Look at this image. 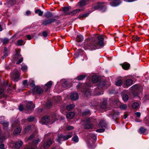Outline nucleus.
I'll return each mask as SVG.
<instances>
[{"instance_id": "nucleus-1", "label": "nucleus", "mask_w": 149, "mask_h": 149, "mask_svg": "<svg viewBox=\"0 0 149 149\" xmlns=\"http://www.w3.org/2000/svg\"><path fill=\"white\" fill-rule=\"evenodd\" d=\"M89 40L87 44L85 46V49H95L103 47L104 45V39L102 36H94Z\"/></svg>"}, {"instance_id": "nucleus-2", "label": "nucleus", "mask_w": 149, "mask_h": 149, "mask_svg": "<svg viewBox=\"0 0 149 149\" xmlns=\"http://www.w3.org/2000/svg\"><path fill=\"white\" fill-rule=\"evenodd\" d=\"M56 120V116L55 114L52 115L50 117L47 116H45L42 118L41 123L43 124L49 123L50 124L53 123Z\"/></svg>"}, {"instance_id": "nucleus-3", "label": "nucleus", "mask_w": 149, "mask_h": 149, "mask_svg": "<svg viewBox=\"0 0 149 149\" xmlns=\"http://www.w3.org/2000/svg\"><path fill=\"white\" fill-rule=\"evenodd\" d=\"M105 84V82L104 81H99L98 84V88L95 89L94 94L95 95H100L103 94V91L101 88L103 87Z\"/></svg>"}, {"instance_id": "nucleus-4", "label": "nucleus", "mask_w": 149, "mask_h": 149, "mask_svg": "<svg viewBox=\"0 0 149 149\" xmlns=\"http://www.w3.org/2000/svg\"><path fill=\"white\" fill-rule=\"evenodd\" d=\"M69 7H65L63 8V10L64 13V14L66 15H72L84 10L82 9H79L74 10L72 12H69Z\"/></svg>"}, {"instance_id": "nucleus-5", "label": "nucleus", "mask_w": 149, "mask_h": 149, "mask_svg": "<svg viewBox=\"0 0 149 149\" xmlns=\"http://www.w3.org/2000/svg\"><path fill=\"white\" fill-rule=\"evenodd\" d=\"M96 122V120L91 119H87L84 120V127L86 129H91L93 125L92 123H95Z\"/></svg>"}, {"instance_id": "nucleus-6", "label": "nucleus", "mask_w": 149, "mask_h": 149, "mask_svg": "<svg viewBox=\"0 0 149 149\" xmlns=\"http://www.w3.org/2000/svg\"><path fill=\"white\" fill-rule=\"evenodd\" d=\"M72 136L71 133H70L68 134L64 135L62 134H59L57 138V141L59 143H61V141H65L68 140L71 138Z\"/></svg>"}, {"instance_id": "nucleus-7", "label": "nucleus", "mask_w": 149, "mask_h": 149, "mask_svg": "<svg viewBox=\"0 0 149 149\" xmlns=\"http://www.w3.org/2000/svg\"><path fill=\"white\" fill-rule=\"evenodd\" d=\"M20 74L17 69L15 70L11 74V79L15 82L17 81L19 79Z\"/></svg>"}, {"instance_id": "nucleus-8", "label": "nucleus", "mask_w": 149, "mask_h": 149, "mask_svg": "<svg viewBox=\"0 0 149 149\" xmlns=\"http://www.w3.org/2000/svg\"><path fill=\"white\" fill-rule=\"evenodd\" d=\"M109 113V114H107L108 116L109 117L112 116L114 120H116L119 117V112L114 110H110Z\"/></svg>"}, {"instance_id": "nucleus-9", "label": "nucleus", "mask_w": 149, "mask_h": 149, "mask_svg": "<svg viewBox=\"0 0 149 149\" xmlns=\"http://www.w3.org/2000/svg\"><path fill=\"white\" fill-rule=\"evenodd\" d=\"M66 104H65L63 106H61V112L63 113H64L62 111V109H65L66 107L67 109L68 110H70L71 109L73 108L74 107H75V105L74 104H70V105H68L67 106H66Z\"/></svg>"}, {"instance_id": "nucleus-10", "label": "nucleus", "mask_w": 149, "mask_h": 149, "mask_svg": "<svg viewBox=\"0 0 149 149\" xmlns=\"http://www.w3.org/2000/svg\"><path fill=\"white\" fill-rule=\"evenodd\" d=\"M35 107L34 105L33 104L32 102H28L26 105V110L29 111L31 110Z\"/></svg>"}, {"instance_id": "nucleus-11", "label": "nucleus", "mask_w": 149, "mask_h": 149, "mask_svg": "<svg viewBox=\"0 0 149 149\" xmlns=\"http://www.w3.org/2000/svg\"><path fill=\"white\" fill-rule=\"evenodd\" d=\"M99 103L100 101L99 100L97 99H95L91 102V105L90 106L92 107H96L99 105Z\"/></svg>"}, {"instance_id": "nucleus-12", "label": "nucleus", "mask_w": 149, "mask_h": 149, "mask_svg": "<svg viewBox=\"0 0 149 149\" xmlns=\"http://www.w3.org/2000/svg\"><path fill=\"white\" fill-rule=\"evenodd\" d=\"M55 20V19H47L43 21L42 24L45 25H46L54 22Z\"/></svg>"}, {"instance_id": "nucleus-13", "label": "nucleus", "mask_w": 149, "mask_h": 149, "mask_svg": "<svg viewBox=\"0 0 149 149\" xmlns=\"http://www.w3.org/2000/svg\"><path fill=\"white\" fill-rule=\"evenodd\" d=\"M53 142V140L50 139L47 140V141L43 143V146L44 148H47L49 147L52 144Z\"/></svg>"}, {"instance_id": "nucleus-14", "label": "nucleus", "mask_w": 149, "mask_h": 149, "mask_svg": "<svg viewBox=\"0 0 149 149\" xmlns=\"http://www.w3.org/2000/svg\"><path fill=\"white\" fill-rule=\"evenodd\" d=\"M70 97L72 100H76L79 98V97L77 93H71Z\"/></svg>"}, {"instance_id": "nucleus-15", "label": "nucleus", "mask_w": 149, "mask_h": 149, "mask_svg": "<svg viewBox=\"0 0 149 149\" xmlns=\"http://www.w3.org/2000/svg\"><path fill=\"white\" fill-rule=\"evenodd\" d=\"M107 100L106 99H104L103 101L100 104V107L103 109H105L107 108Z\"/></svg>"}, {"instance_id": "nucleus-16", "label": "nucleus", "mask_w": 149, "mask_h": 149, "mask_svg": "<svg viewBox=\"0 0 149 149\" xmlns=\"http://www.w3.org/2000/svg\"><path fill=\"white\" fill-rule=\"evenodd\" d=\"M5 87V85L0 86V97H2L4 96V90Z\"/></svg>"}, {"instance_id": "nucleus-17", "label": "nucleus", "mask_w": 149, "mask_h": 149, "mask_svg": "<svg viewBox=\"0 0 149 149\" xmlns=\"http://www.w3.org/2000/svg\"><path fill=\"white\" fill-rule=\"evenodd\" d=\"M23 144V142L22 141H18L15 143L14 147L18 149L21 147Z\"/></svg>"}, {"instance_id": "nucleus-18", "label": "nucleus", "mask_w": 149, "mask_h": 149, "mask_svg": "<svg viewBox=\"0 0 149 149\" xmlns=\"http://www.w3.org/2000/svg\"><path fill=\"white\" fill-rule=\"evenodd\" d=\"M103 8L104 9H105V8L104 7L103 4L102 3H98L94 6V8L95 10H97L98 9H100L101 10H102Z\"/></svg>"}, {"instance_id": "nucleus-19", "label": "nucleus", "mask_w": 149, "mask_h": 149, "mask_svg": "<svg viewBox=\"0 0 149 149\" xmlns=\"http://www.w3.org/2000/svg\"><path fill=\"white\" fill-rule=\"evenodd\" d=\"M121 3L120 0H115L110 3V5L113 6H116L118 5Z\"/></svg>"}, {"instance_id": "nucleus-20", "label": "nucleus", "mask_w": 149, "mask_h": 149, "mask_svg": "<svg viewBox=\"0 0 149 149\" xmlns=\"http://www.w3.org/2000/svg\"><path fill=\"white\" fill-rule=\"evenodd\" d=\"M43 90L41 88L38 86L36 87L35 92L37 94H41L43 93Z\"/></svg>"}, {"instance_id": "nucleus-21", "label": "nucleus", "mask_w": 149, "mask_h": 149, "mask_svg": "<svg viewBox=\"0 0 149 149\" xmlns=\"http://www.w3.org/2000/svg\"><path fill=\"white\" fill-rule=\"evenodd\" d=\"M52 85V82L51 81H50L46 84L45 86V87H46L45 89V91H48L49 89L51 87Z\"/></svg>"}, {"instance_id": "nucleus-22", "label": "nucleus", "mask_w": 149, "mask_h": 149, "mask_svg": "<svg viewBox=\"0 0 149 149\" xmlns=\"http://www.w3.org/2000/svg\"><path fill=\"white\" fill-rule=\"evenodd\" d=\"M107 124L105 123L104 120H101L99 123V127H106L107 126Z\"/></svg>"}, {"instance_id": "nucleus-23", "label": "nucleus", "mask_w": 149, "mask_h": 149, "mask_svg": "<svg viewBox=\"0 0 149 149\" xmlns=\"http://www.w3.org/2000/svg\"><path fill=\"white\" fill-rule=\"evenodd\" d=\"M74 116V113L73 112H70L68 113L66 115L67 119H72Z\"/></svg>"}, {"instance_id": "nucleus-24", "label": "nucleus", "mask_w": 149, "mask_h": 149, "mask_svg": "<svg viewBox=\"0 0 149 149\" xmlns=\"http://www.w3.org/2000/svg\"><path fill=\"white\" fill-rule=\"evenodd\" d=\"M1 123L3 125V128L5 130L7 129L9 125L8 122L6 121H2L1 122Z\"/></svg>"}, {"instance_id": "nucleus-25", "label": "nucleus", "mask_w": 149, "mask_h": 149, "mask_svg": "<svg viewBox=\"0 0 149 149\" xmlns=\"http://www.w3.org/2000/svg\"><path fill=\"white\" fill-rule=\"evenodd\" d=\"M4 54L3 56L2 57V58L4 59L5 57L7 56L9 53V52L7 50L6 47H5L4 49Z\"/></svg>"}, {"instance_id": "nucleus-26", "label": "nucleus", "mask_w": 149, "mask_h": 149, "mask_svg": "<svg viewBox=\"0 0 149 149\" xmlns=\"http://www.w3.org/2000/svg\"><path fill=\"white\" fill-rule=\"evenodd\" d=\"M141 88V87L140 85L137 84L135 85L132 87V89L133 91L139 90Z\"/></svg>"}, {"instance_id": "nucleus-27", "label": "nucleus", "mask_w": 149, "mask_h": 149, "mask_svg": "<svg viewBox=\"0 0 149 149\" xmlns=\"http://www.w3.org/2000/svg\"><path fill=\"white\" fill-rule=\"evenodd\" d=\"M122 68L125 70H127L130 66V65L127 63H125L122 64Z\"/></svg>"}, {"instance_id": "nucleus-28", "label": "nucleus", "mask_w": 149, "mask_h": 149, "mask_svg": "<svg viewBox=\"0 0 149 149\" xmlns=\"http://www.w3.org/2000/svg\"><path fill=\"white\" fill-rule=\"evenodd\" d=\"M45 16L47 18H50L53 16V14L51 12H47L45 13Z\"/></svg>"}, {"instance_id": "nucleus-29", "label": "nucleus", "mask_w": 149, "mask_h": 149, "mask_svg": "<svg viewBox=\"0 0 149 149\" xmlns=\"http://www.w3.org/2000/svg\"><path fill=\"white\" fill-rule=\"evenodd\" d=\"M92 80L93 83L97 82L99 80L98 76L96 75H93L92 77Z\"/></svg>"}, {"instance_id": "nucleus-30", "label": "nucleus", "mask_w": 149, "mask_h": 149, "mask_svg": "<svg viewBox=\"0 0 149 149\" xmlns=\"http://www.w3.org/2000/svg\"><path fill=\"white\" fill-rule=\"evenodd\" d=\"M122 99L124 102H126L128 100V95L126 94H123L122 95Z\"/></svg>"}, {"instance_id": "nucleus-31", "label": "nucleus", "mask_w": 149, "mask_h": 149, "mask_svg": "<svg viewBox=\"0 0 149 149\" xmlns=\"http://www.w3.org/2000/svg\"><path fill=\"white\" fill-rule=\"evenodd\" d=\"M126 86L127 87L132 84V81L131 79H128L126 80Z\"/></svg>"}, {"instance_id": "nucleus-32", "label": "nucleus", "mask_w": 149, "mask_h": 149, "mask_svg": "<svg viewBox=\"0 0 149 149\" xmlns=\"http://www.w3.org/2000/svg\"><path fill=\"white\" fill-rule=\"evenodd\" d=\"M83 36L81 35L77 36L76 38V40L78 42L82 41L83 40Z\"/></svg>"}, {"instance_id": "nucleus-33", "label": "nucleus", "mask_w": 149, "mask_h": 149, "mask_svg": "<svg viewBox=\"0 0 149 149\" xmlns=\"http://www.w3.org/2000/svg\"><path fill=\"white\" fill-rule=\"evenodd\" d=\"M35 13L38 14V15L39 16H42L43 13V12L42 11L40 10V9H38L37 10H36L35 11Z\"/></svg>"}, {"instance_id": "nucleus-34", "label": "nucleus", "mask_w": 149, "mask_h": 149, "mask_svg": "<svg viewBox=\"0 0 149 149\" xmlns=\"http://www.w3.org/2000/svg\"><path fill=\"white\" fill-rule=\"evenodd\" d=\"M91 94V92L89 89H86L84 93V95L86 97H88Z\"/></svg>"}, {"instance_id": "nucleus-35", "label": "nucleus", "mask_w": 149, "mask_h": 149, "mask_svg": "<svg viewBox=\"0 0 149 149\" xmlns=\"http://www.w3.org/2000/svg\"><path fill=\"white\" fill-rule=\"evenodd\" d=\"M139 106V104L137 102L133 103L132 105V107L134 109H137Z\"/></svg>"}, {"instance_id": "nucleus-36", "label": "nucleus", "mask_w": 149, "mask_h": 149, "mask_svg": "<svg viewBox=\"0 0 149 149\" xmlns=\"http://www.w3.org/2000/svg\"><path fill=\"white\" fill-rule=\"evenodd\" d=\"M27 66L24 64H22V65L21 69L24 72H26L27 70Z\"/></svg>"}, {"instance_id": "nucleus-37", "label": "nucleus", "mask_w": 149, "mask_h": 149, "mask_svg": "<svg viewBox=\"0 0 149 149\" xmlns=\"http://www.w3.org/2000/svg\"><path fill=\"white\" fill-rule=\"evenodd\" d=\"M21 131V129L19 127H18L14 131L15 134H18L20 133Z\"/></svg>"}, {"instance_id": "nucleus-38", "label": "nucleus", "mask_w": 149, "mask_h": 149, "mask_svg": "<svg viewBox=\"0 0 149 149\" xmlns=\"http://www.w3.org/2000/svg\"><path fill=\"white\" fill-rule=\"evenodd\" d=\"M24 42L23 40H19L17 41V45H24Z\"/></svg>"}, {"instance_id": "nucleus-39", "label": "nucleus", "mask_w": 149, "mask_h": 149, "mask_svg": "<svg viewBox=\"0 0 149 149\" xmlns=\"http://www.w3.org/2000/svg\"><path fill=\"white\" fill-rule=\"evenodd\" d=\"M146 131V129L144 128L141 127L139 130V132L141 134H144V133Z\"/></svg>"}, {"instance_id": "nucleus-40", "label": "nucleus", "mask_w": 149, "mask_h": 149, "mask_svg": "<svg viewBox=\"0 0 149 149\" xmlns=\"http://www.w3.org/2000/svg\"><path fill=\"white\" fill-rule=\"evenodd\" d=\"M127 105L125 104H121L120 106V108L121 109L123 110H125L127 108Z\"/></svg>"}, {"instance_id": "nucleus-41", "label": "nucleus", "mask_w": 149, "mask_h": 149, "mask_svg": "<svg viewBox=\"0 0 149 149\" xmlns=\"http://www.w3.org/2000/svg\"><path fill=\"white\" fill-rule=\"evenodd\" d=\"M54 98L56 102H58L61 100V97L59 96H55Z\"/></svg>"}, {"instance_id": "nucleus-42", "label": "nucleus", "mask_w": 149, "mask_h": 149, "mask_svg": "<svg viewBox=\"0 0 149 149\" xmlns=\"http://www.w3.org/2000/svg\"><path fill=\"white\" fill-rule=\"evenodd\" d=\"M72 140L75 142H77L79 141L77 135H75L72 138Z\"/></svg>"}, {"instance_id": "nucleus-43", "label": "nucleus", "mask_w": 149, "mask_h": 149, "mask_svg": "<svg viewBox=\"0 0 149 149\" xmlns=\"http://www.w3.org/2000/svg\"><path fill=\"white\" fill-rule=\"evenodd\" d=\"M122 83V81L120 80H118L116 83V85L117 86H119L121 85Z\"/></svg>"}, {"instance_id": "nucleus-44", "label": "nucleus", "mask_w": 149, "mask_h": 149, "mask_svg": "<svg viewBox=\"0 0 149 149\" xmlns=\"http://www.w3.org/2000/svg\"><path fill=\"white\" fill-rule=\"evenodd\" d=\"M30 85L32 87H33L35 86V84L34 81L32 80H30L29 81Z\"/></svg>"}, {"instance_id": "nucleus-45", "label": "nucleus", "mask_w": 149, "mask_h": 149, "mask_svg": "<svg viewBox=\"0 0 149 149\" xmlns=\"http://www.w3.org/2000/svg\"><path fill=\"white\" fill-rule=\"evenodd\" d=\"M90 111L89 110H87L84 111L83 113V116H86L90 115Z\"/></svg>"}, {"instance_id": "nucleus-46", "label": "nucleus", "mask_w": 149, "mask_h": 149, "mask_svg": "<svg viewBox=\"0 0 149 149\" xmlns=\"http://www.w3.org/2000/svg\"><path fill=\"white\" fill-rule=\"evenodd\" d=\"M104 129L102 128L96 130V131L97 132L101 133L104 132Z\"/></svg>"}, {"instance_id": "nucleus-47", "label": "nucleus", "mask_w": 149, "mask_h": 149, "mask_svg": "<svg viewBox=\"0 0 149 149\" xmlns=\"http://www.w3.org/2000/svg\"><path fill=\"white\" fill-rule=\"evenodd\" d=\"M89 136L91 137L92 139L95 140L96 139V136L93 134H91L89 135Z\"/></svg>"}, {"instance_id": "nucleus-48", "label": "nucleus", "mask_w": 149, "mask_h": 149, "mask_svg": "<svg viewBox=\"0 0 149 149\" xmlns=\"http://www.w3.org/2000/svg\"><path fill=\"white\" fill-rule=\"evenodd\" d=\"M85 77L84 75H80L78 77L77 79L78 80H81L83 79Z\"/></svg>"}, {"instance_id": "nucleus-49", "label": "nucleus", "mask_w": 149, "mask_h": 149, "mask_svg": "<svg viewBox=\"0 0 149 149\" xmlns=\"http://www.w3.org/2000/svg\"><path fill=\"white\" fill-rule=\"evenodd\" d=\"M31 127L30 126H28L26 127L24 130V132H27L30 129Z\"/></svg>"}, {"instance_id": "nucleus-50", "label": "nucleus", "mask_w": 149, "mask_h": 149, "mask_svg": "<svg viewBox=\"0 0 149 149\" xmlns=\"http://www.w3.org/2000/svg\"><path fill=\"white\" fill-rule=\"evenodd\" d=\"M40 140L38 139L34 140L33 142V144L35 145L38 144L39 142H40Z\"/></svg>"}, {"instance_id": "nucleus-51", "label": "nucleus", "mask_w": 149, "mask_h": 149, "mask_svg": "<svg viewBox=\"0 0 149 149\" xmlns=\"http://www.w3.org/2000/svg\"><path fill=\"white\" fill-rule=\"evenodd\" d=\"M3 44L6 45L8 43L9 40L8 39L5 38L3 40Z\"/></svg>"}, {"instance_id": "nucleus-52", "label": "nucleus", "mask_w": 149, "mask_h": 149, "mask_svg": "<svg viewBox=\"0 0 149 149\" xmlns=\"http://www.w3.org/2000/svg\"><path fill=\"white\" fill-rule=\"evenodd\" d=\"M34 119V118L32 116H31L29 117L27 119V120L29 121H32Z\"/></svg>"}, {"instance_id": "nucleus-53", "label": "nucleus", "mask_w": 149, "mask_h": 149, "mask_svg": "<svg viewBox=\"0 0 149 149\" xmlns=\"http://www.w3.org/2000/svg\"><path fill=\"white\" fill-rule=\"evenodd\" d=\"M42 33V36L45 38H46V37H47V32L45 31L43 32Z\"/></svg>"}, {"instance_id": "nucleus-54", "label": "nucleus", "mask_w": 149, "mask_h": 149, "mask_svg": "<svg viewBox=\"0 0 149 149\" xmlns=\"http://www.w3.org/2000/svg\"><path fill=\"white\" fill-rule=\"evenodd\" d=\"M74 129V127L71 126H69L67 127V129L68 130H70Z\"/></svg>"}, {"instance_id": "nucleus-55", "label": "nucleus", "mask_w": 149, "mask_h": 149, "mask_svg": "<svg viewBox=\"0 0 149 149\" xmlns=\"http://www.w3.org/2000/svg\"><path fill=\"white\" fill-rule=\"evenodd\" d=\"M23 61V58H21L20 60H19L16 63V64H18L20 63H21Z\"/></svg>"}, {"instance_id": "nucleus-56", "label": "nucleus", "mask_w": 149, "mask_h": 149, "mask_svg": "<svg viewBox=\"0 0 149 149\" xmlns=\"http://www.w3.org/2000/svg\"><path fill=\"white\" fill-rule=\"evenodd\" d=\"M34 135L32 134L31 135L28 139V140H31L34 137Z\"/></svg>"}, {"instance_id": "nucleus-57", "label": "nucleus", "mask_w": 149, "mask_h": 149, "mask_svg": "<svg viewBox=\"0 0 149 149\" xmlns=\"http://www.w3.org/2000/svg\"><path fill=\"white\" fill-rule=\"evenodd\" d=\"M19 110L21 111H22L23 109V106L22 105H20L19 107Z\"/></svg>"}, {"instance_id": "nucleus-58", "label": "nucleus", "mask_w": 149, "mask_h": 149, "mask_svg": "<svg viewBox=\"0 0 149 149\" xmlns=\"http://www.w3.org/2000/svg\"><path fill=\"white\" fill-rule=\"evenodd\" d=\"M113 102V104H117L119 100L118 99H116V100H114V101Z\"/></svg>"}, {"instance_id": "nucleus-59", "label": "nucleus", "mask_w": 149, "mask_h": 149, "mask_svg": "<svg viewBox=\"0 0 149 149\" xmlns=\"http://www.w3.org/2000/svg\"><path fill=\"white\" fill-rule=\"evenodd\" d=\"M0 149H5L4 144H1L0 145Z\"/></svg>"}, {"instance_id": "nucleus-60", "label": "nucleus", "mask_w": 149, "mask_h": 149, "mask_svg": "<svg viewBox=\"0 0 149 149\" xmlns=\"http://www.w3.org/2000/svg\"><path fill=\"white\" fill-rule=\"evenodd\" d=\"M135 114L136 115V116L137 117H139L141 116V113L139 112H136L135 113Z\"/></svg>"}, {"instance_id": "nucleus-61", "label": "nucleus", "mask_w": 149, "mask_h": 149, "mask_svg": "<svg viewBox=\"0 0 149 149\" xmlns=\"http://www.w3.org/2000/svg\"><path fill=\"white\" fill-rule=\"evenodd\" d=\"M5 69L6 70H8L11 68V66L10 65H6L5 66Z\"/></svg>"}, {"instance_id": "nucleus-62", "label": "nucleus", "mask_w": 149, "mask_h": 149, "mask_svg": "<svg viewBox=\"0 0 149 149\" xmlns=\"http://www.w3.org/2000/svg\"><path fill=\"white\" fill-rule=\"evenodd\" d=\"M27 83V80H24L23 82V84L24 85H26Z\"/></svg>"}, {"instance_id": "nucleus-63", "label": "nucleus", "mask_w": 149, "mask_h": 149, "mask_svg": "<svg viewBox=\"0 0 149 149\" xmlns=\"http://www.w3.org/2000/svg\"><path fill=\"white\" fill-rule=\"evenodd\" d=\"M63 86L64 87H66L68 86L67 85V82L66 81L63 84Z\"/></svg>"}, {"instance_id": "nucleus-64", "label": "nucleus", "mask_w": 149, "mask_h": 149, "mask_svg": "<svg viewBox=\"0 0 149 149\" xmlns=\"http://www.w3.org/2000/svg\"><path fill=\"white\" fill-rule=\"evenodd\" d=\"M134 39L135 40L139 41V37L136 36L135 37Z\"/></svg>"}]
</instances>
